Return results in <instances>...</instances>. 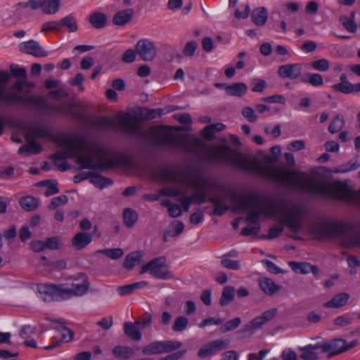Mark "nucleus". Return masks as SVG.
Returning a JSON list of instances; mask_svg holds the SVG:
<instances>
[{"mask_svg":"<svg viewBox=\"0 0 360 360\" xmlns=\"http://www.w3.org/2000/svg\"><path fill=\"white\" fill-rule=\"evenodd\" d=\"M239 153V167L246 171L259 174L269 180L289 188L302 190L314 195L326 196L334 200L351 202L359 200V192L354 191L345 182L334 181L330 186L311 179L304 172L288 169L280 166L262 165L258 159L252 162L241 159Z\"/></svg>","mask_w":360,"mask_h":360,"instance_id":"obj_1","label":"nucleus"},{"mask_svg":"<svg viewBox=\"0 0 360 360\" xmlns=\"http://www.w3.org/2000/svg\"><path fill=\"white\" fill-rule=\"evenodd\" d=\"M164 110L150 109L142 108L141 114L142 117L133 115L127 112H119L117 117L122 129L130 134H138L148 139L150 146L159 148L169 145L180 146L183 150L188 153H195L204 147L202 141L194 137L188 143L186 140H179L177 135L167 130L163 125H155L148 128V131L140 129V125L146 121H150L156 117H161L164 114Z\"/></svg>","mask_w":360,"mask_h":360,"instance_id":"obj_2","label":"nucleus"},{"mask_svg":"<svg viewBox=\"0 0 360 360\" xmlns=\"http://www.w3.org/2000/svg\"><path fill=\"white\" fill-rule=\"evenodd\" d=\"M62 145L65 150H60L50 156L51 159L58 162L67 158H76V163L79 165L77 169H92L100 172L112 168V159L110 158L108 149L103 146L96 145L92 148V154H84L86 143L81 136H65L61 139Z\"/></svg>","mask_w":360,"mask_h":360,"instance_id":"obj_3","label":"nucleus"},{"mask_svg":"<svg viewBox=\"0 0 360 360\" xmlns=\"http://www.w3.org/2000/svg\"><path fill=\"white\" fill-rule=\"evenodd\" d=\"M82 282L80 283H41L37 285L38 292L44 302H60L72 297L82 296L89 290V283L84 274L80 275Z\"/></svg>","mask_w":360,"mask_h":360,"instance_id":"obj_4","label":"nucleus"},{"mask_svg":"<svg viewBox=\"0 0 360 360\" xmlns=\"http://www.w3.org/2000/svg\"><path fill=\"white\" fill-rule=\"evenodd\" d=\"M311 234L318 239L341 236L342 247H360V232L355 231L354 225L349 223L326 221L314 227Z\"/></svg>","mask_w":360,"mask_h":360,"instance_id":"obj_5","label":"nucleus"},{"mask_svg":"<svg viewBox=\"0 0 360 360\" xmlns=\"http://www.w3.org/2000/svg\"><path fill=\"white\" fill-rule=\"evenodd\" d=\"M240 209L245 210L248 207L256 209L250 211L245 221L252 224H259V220L262 214L261 206L264 202H267V207L264 210V214L271 217H274L277 212L283 208V205L281 202H275L269 198H264L262 194L257 192H252L248 198L237 197L235 199Z\"/></svg>","mask_w":360,"mask_h":360,"instance_id":"obj_6","label":"nucleus"},{"mask_svg":"<svg viewBox=\"0 0 360 360\" xmlns=\"http://www.w3.org/2000/svg\"><path fill=\"white\" fill-rule=\"evenodd\" d=\"M0 102L6 104H22L36 108L51 114L61 113L63 106H54L49 104L41 96H21L16 93H6L5 89L0 86Z\"/></svg>","mask_w":360,"mask_h":360,"instance_id":"obj_7","label":"nucleus"},{"mask_svg":"<svg viewBox=\"0 0 360 360\" xmlns=\"http://www.w3.org/2000/svg\"><path fill=\"white\" fill-rule=\"evenodd\" d=\"M61 113L68 115L74 118L82 120L84 124L94 128H104L112 124V121L107 117H96L91 115L78 113L73 110V104L62 105Z\"/></svg>","mask_w":360,"mask_h":360,"instance_id":"obj_8","label":"nucleus"},{"mask_svg":"<svg viewBox=\"0 0 360 360\" xmlns=\"http://www.w3.org/2000/svg\"><path fill=\"white\" fill-rule=\"evenodd\" d=\"M165 257H159L150 260L141 267V274L148 272L152 276L159 279L172 278V275L165 265Z\"/></svg>","mask_w":360,"mask_h":360,"instance_id":"obj_9","label":"nucleus"},{"mask_svg":"<svg viewBox=\"0 0 360 360\" xmlns=\"http://www.w3.org/2000/svg\"><path fill=\"white\" fill-rule=\"evenodd\" d=\"M182 346L179 341L164 340L153 342L143 348L142 352L147 356L157 355L175 351Z\"/></svg>","mask_w":360,"mask_h":360,"instance_id":"obj_10","label":"nucleus"},{"mask_svg":"<svg viewBox=\"0 0 360 360\" xmlns=\"http://www.w3.org/2000/svg\"><path fill=\"white\" fill-rule=\"evenodd\" d=\"M278 314L276 308H272L264 311L261 316L254 318L252 320L243 325L238 330L239 333H253L255 330H259L269 321L272 320Z\"/></svg>","mask_w":360,"mask_h":360,"instance_id":"obj_11","label":"nucleus"},{"mask_svg":"<svg viewBox=\"0 0 360 360\" xmlns=\"http://www.w3.org/2000/svg\"><path fill=\"white\" fill-rule=\"evenodd\" d=\"M304 210L301 207L293 205L290 212L283 216L281 223H285L294 233H297L302 226V217Z\"/></svg>","mask_w":360,"mask_h":360,"instance_id":"obj_12","label":"nucleus"},{"mask_svg":"<svg viewBox=\"0 0 360 360\" xmlns=\"http://www.w3.org/2000/svg\"><path fill=\"white\" fill-rule=\"evenodd\" d=\"M234 152L231 147L226 145H219L215 148H210L205 155V160L210 163L230 162L229 155Z\"/></svg>","mask_w":360,"mask_h":360,"instance_id":"obj_13","label":"nucleus"},{"mask_svg":"<svg viewBox=\"0 0 360 360\" xmlns=\"http://www.w3.org/2000/svg\"><path fill=\"white\" fill-rule=\"evenodd\" d=\"M135 49L141 58L146 62L152 61L157 54V48L155 43L148 39H139L135 46Z\"/></svg>","mask_w":360,"mask_h":360,"instance_id":"obj_14","label":"nucleus"},{"mask_svg":"<svg viewBox=\"0 0 360 360\" xmlns=\"http://www.w3.org/2000/svg\"><path fill=\"white\" fill-rule=\"evenodd\" d=\"M19 50L21 53L34 57H46L48 56V52L40 46L38 41L33 39L20 43Z\"/></svg>","mask_w":360,"mask_h":360,"instance_id":"obj_15","label":"nucleus"},{"mask_svg":"<svg viewBox=\"0 0 360 360\" xmlns=\"http://www.w3.org/2000/svg\"><path fill=\"white\" fill-rule=\"evenodd\" d=\"M229 341L217 340L212 341L202 347L198 352L199 357H206L229 347Z\"/></svg>","mask_w":360,"mask_h":360,"instance_id":"obj_16","label":"nucleus"},{"mask_svg":"<svg viewBox=\"0 0 360 360\" xmlns=\"http://www.w3.org/2000/svg\"><path fill=\"white\" fill-rule=\"evenodd\" d=\"M278 74L282 78L297 79L302 74V65L300 63L281 65Z\"/></svg>","mask_w":360,"mask_h":360,"instance_id":"obj_17","label":"nucleus"},{"mask_svg":"<svg viewBox=\"0 0 360 360\" xmlns=\"http://www.w3.org/2000/svg\"><path fill=\"white\" fill-rule=\"evenodd\" d=\"M324 351L328 352L327 357L328 359L342 354L345 352V340L342 338H336L326 342V346L323 347Z\"/></svg>","mask_w":360,"mask_h":360,"instance_id":"obj_18","label":"nucleus"},{"mask_svg":"<svg viewBox=\"0 0 360 360\" xmlns=\"http://www.w3.org/2000/svg\"><path fill=\"white\" fill-rule=\"evenodd\" d=\"M92 241V236L87 232H79L72 239V245L77 250L86 247Z\"/></svg>","mask_w":360,"mask_h":360,"instance_id":"obj_19","label":"nucleus"},{"mask_svg":"<svg viewBox=\"0 0 360 360\" xmlns=\"http://www.w3.org/2000/svg\"><path fill=\"white\" fill-rule=\"evenodd\" d=\"M134 15L133 8H127L114 14V25L124 26L131 22Z\"/></svg>","mask_w":360,"mask_h":360,"instance_id":"obj_20","label":"nucleus"},{"mask_svg":"<svg viewBox=\"0 0 360 360\" xmlns=\"http://www.w3.org/2000/svg\"><path fill=\"white\" fill-rule=\"evenodd\" d=\"M248 86L243 82L233 83L225 87V92L230 96L241 97L246 94Z\"/></svg>","mask_w":360,"mask_h":360,"instance_id":"obj_21","label":"nucleus"},{"mask_svg":"<svg viewBox=\"0 0 360 360\" xmlns=\"http://www.w3.org/2000/svg\"><path fill=\"white\" fill-rule=\"evenodd\" d=\"M259 287L268 295H273L282 288L281 285H276L271 279L268 278H264L259 281Z\"/></svg>","mask_w":360,"mask_h":360,"instance_id":"obj_22","label":"nucleus"},{"mask_svg":"<svg viewBox=\"0 0 360 360\" xmlns=\"http://www.w3.org/2000/svg\"><path fill=\"white\" fill-rule=\"evenodd\" d=\"M349 299V295L348 293H339L335 295L330 300L325 302L323 307L331 308L341 307L346 304Z\"/></svg>","mask_w":360,"mask_h":360,"instance_id":"obj_23","label":"nucleus"},{"mask_svg":"<svg viewBox=\"0 0 360 360\" xmlns=\"http://www.w3.org/2000/svg\"><path fill=\"white\" fill-rule=\"evenodd\" d=\"M268 12L266 8L259 7L255 8L251 13L252 22L258 26L264 25L267 20Z\"/></svg>","mask_w":360,"mask_h":360,"instance_id":"obj_24","label":"nucleus"},{"mask_svg":"<svg viewBox=\"0 0 360 360\" xmlns=\"http://www.w3.org/2000/svg\"><path fill=\"white\" fill-rule=\"evenodd\" d=\"M26 141L27 142V145H22L19 148V154L27 153V155H36L42 150L41 146L37 143L35 140L30 139V140Z\"/></svg>","mask_w":360,"mask_h":360,"instance_id":"obj_25","label":"nucleus"},{"mask_svg":"<svg viewBox=\"0 0 360 360\" xmlns=\"http://www.w3.org/2000/svg\"><path fill=\"white\" fill-rule=\"evenodd\" d=\"M124 334L134 341H139L142 338L140 328L131 322H126L124 324Z\"/></svg>","mask_w":360,"mask_h":360,"instance_id":"obj_26","label":"nucleus"},{"mask_svg":"<svg viewBox=\"0 0 360 360\" xmlns=\"http://www.w3.org/2000/svg\"><path fill=\"white\" fill-rule=\"evenodd\" d=\"M141 259L142 255L141 252H131L126 256L123 266L128 270H131L134 266L140 264Z\"/></svg>","mask_w":360,"mask_h":360,"instance_id":"obj_27","label":"nucleus"},{"mask_svg":"<svg viewBox=\"0 0 360 360\" xmlns=\"http://www.w3.org/2000/svg\"><path fill=\"white\" fill-rule=\"evenodd\" d=\"M39 200L37 198L31 195L22 197L19 200L21 207L27 212L36 210L39 206Z\"/></svg>","mask_w":360,"mask_h":360,"instance_id":"obj_28","label":"nucleus"},{"mask_svg":"<svg viewBox=\"0 0 360 360\" xmlns=\"http://www.w3.org/2000/svg\"><path fill=\"white\" fill-rule=\"evenodd\" d=\"M360 167V155H356L353 159L346 164H342L336 168L335 172L345 173L355 170Z\"/></svg>","mask_w":360,"mask_h":360,"instance_id":"obj_29","label":"nucleus"},{"mask_svg":"<svg viewBox=\"0 0 360 360\" xmlns=\"http://www.w3.org/2000/svg\"><path fill=\"white\" fill-rule=\"evenodd\" d=\"M235 297V288L233 286H225L221 292L219 299V304L224 307L231 303Z\"/></svg>","mask_w":360,"mask_h":360,"instance_id":"obj_30","label":"nucleus"},{"mask_svg":"<svg viewBox=\"0 0 360 360\" xmlns=\"http://www.w3.org/2000/svg\"><path fill=\"white\" fill-rule=\"evenodd\" d=\"M89 20L95 28L101 29L106 25L107 16L103 13L95 12L89 15Z\"/></svg>","mask_w":360,"mask_h":360,"instance_id":"obj_31","label":"nucleus"},{"mask_svg":"<svg viewBox=\"0 0 360 360\" xmlns=\"http://www.w3.org/2000/svg\"><path fill=\"white\" fill-rule=\"evenodd\" d=\"M301 81L304 83H308L314 86H319L323 84L322 76L317 73L304 74L302 77Z\"/></svg>","mask_w":360,"mask_h":360,"instance_id":"obj_32","label":"nucleus"},{"mask_svg":"<svg viewBox=\"0 0 360 360\" xmlns=\"http://www.w3.org/2000/svg\"><path fill=\"white\" fill-rule=\"evenodd\" d=\"M60 0H45L42 11L48 15L55 14L60 7Z\"/></svg>","mask_w":360,"mask_h":360,"instance_id":"obj_33","label":"nucleus"},{"mask_svg":"<svg viewBox=\"0 0 360 360\" xmlns=\"http://www.w3.org/2000/svg\"><path fill=\"white\" fill-rule=\"evenodd\" d=\"M123 219L125 225L128 228L132 227L138 219V214L136 211L130 208H125L123 211Z\"/></svg>","mask_w":360,"mask_h":360,"instance_id":"obj_34","label":"nucleus"},{"mask_svg":"<svg viewBox=\"0 0 360 360\" xmlns=\"http://www.w3.org/2000/svg\"><path fill=\"white\" fill-rule=\"evenodd\" d=\"M289 266L297 274H306L310 273L311 264L307 262H289Z\"/></svg>","mask_w":360,"mask_h":360,"instance_id":"obj_35","label":"nucleus"},{"mask_svg":"<svg viewBox=\"0 0 360 360\" xmlns=\"http://www.w3.org/2000/svg\"><path fill=\"white\" fill-rule=\"evenodd\" d=\"M344 117L340 114L337 115L328 126V131L335 134L340 131L344 127Z\"/></svg>","mask_w":360,"mask_h":360,"instance_id":"obj_36","label":"nucleus"},{"mask_svg":"<svg viewBox=\"0 0 360 360\" xmlns=\"http://www.w3.org/2000/svg\"><path fill=\"white\" fill-rule=\"evenodd\" d=\"M48 131L44 127H34L26 134L25 139L26 140H30V139L35 140L36 138H44L48 136Z\"/></svg>","mask_w":360,"mask_h":360,"instance_id":"obj_37","label":"nucleus"},{"mask_svg":"<svg viewBox=\"0 0 360 360\" xmlns=\"http://www.w3.org/2000/svg\"><path fill=\"white\" fill-rule=\"evenodd\" d=\"M89 181L100 188H103L106 186L110 185L111 184L110 179L103 177L101 175L95 174L94 172H92V175H91L89 177Z\"/></svg>","mask_w":360,"mask_h":360,"instance_id":"obj_38","label":"nucleus"},{"mask_svg":"<svg viewBox=\"0 0 360 360\" xmlns=\"http://www.w3.org/2000/svg\"><path fill=\"white\" fill-rule=\"evenodd\" d=\"M61 27L64 26L68 29L70 32H75L77 30V24L75 18L72 15H68L60 20Z\"/></svg>","mask_w":360,"mask_h":360,"instance_id":"obj_39","label":"nucleus"},{"mask_svg":"<svg viewBox=\"0 0 360 360\" xmlns=\"http://www.w3.org/2000/svg\"><path fill=\"white\" fill-rule=\"evenodd\" d=\"M241 323V319L236 317L231 320L226 321L220 327L221 333H225L236 329Z\"/></svg>","mask_w":360,"mask_h":360,"instance_id":"obj_40","label":"nucleus"},{"mask_svg":"<svg viewBox=\"0 0 360 360\" xmlns=\"http://www.w3.org/2000/svg\"><path fill=\"white\" fill-rule=\"evenodd\" d=\"M134 354V350L130 347L117 346L114 347V356L128 359Z\"/></svg>","mask_w":360,"mask_h":360,"instance_id":"obj_41","label":"nucleus"},{"mask_svg":"<svg viewBox=\"0 0 360 360\" xmlns=\"http://www.w3.org/2000/svg\"><path fill=\"white\" fill-rule=\"evenodd\" d=\"M300 349L302 352L300 358L304 360H317L319 359L318 354L309 348V345L300 347Z\"/></svg>","mask_w":360,"mask_h":360,"instance_id":"obj_42","label":"nucleus"},{"mask_svg":"<svg viewBox=\"0 0 360 360\" xmlns=\"http://www.w3.org/2000/svg\"><path fill=\"white\" fill-rule=\"evenodd\" d=\"M188 324V319L183 316H178L172 326L173 330L176 332H181L185 330Z\"/></svg>","mask_w":360,"mask_h":360,"instance_id":"obj_43","label":"nucleus"},{"mask_svg":"<svg viewBox=\"0 0 360 360\" xmlns=\"http://www.w3.org/2000/svg\"><path fill=\"white\" fill-rule=\"evenodd\" d=\"M172 230H169L167 233L171 237L179 236L184 230V224L181 221H177L176 223L170 224Z\"/></svg>","mask_w":360,"mask_h":360,"instance_id":"obj_44","label":"nucleus"},{"mask_svg":"<svg viewBox=\"0 0 360 360\" xmlns=\"http://www.w3.org/2000/svg\"><path fill=\"white\" fill-rule=\"evenodd\" d=\"M46 248L50 250H59L63 246V243L58 237L47 238L45 241Z\"/></svg>","mask_w":360,"mask_h":360,"instance_id":"obj_45","label":"nucleus"},{"mask_svg":"<svg viewBox=\"0 0 360 360\" xmlns=\"http://www.w3.org/2000/svg\"><path fill=\"white\" fill-rule=\"evenodd\" d=\"M340 22L342 24L344 27L349 32L355 33L357 30V26L352 20H348V17L346 15H342L340 17Z\"/></svg>","mask_w":360,"mask_h":360,"instance_id":"obj_46","label":"nucleus"},{"mask_svg":"<svg viewBox=\"0 0 360 360\" xmlns=\"http://www.w3.org/2000/svg\"><path fill=\"white\" fill-rule=\"evenodd\" d=\"M283 226H273L270 228L268 235H262L259 238L271 240L278 237L283 231Z\"/></svg>","mask_w":360,"mask_h":360,"instance_id":"obj_47","label":"nucleus"},{"mask_svg":"<svg viewBox=\"0 0 360 360\" xmlns=\"http://www.w3.org/2000/svg\"><path fill=\"white\" fill-rule=\"evenodd\" d=\"M10 70L12 75L17 78L25 79L27 77V70L25 68L19 67L17 65L11 64Z\"/></svg>","mask_w":360,"mask_h":360,"instance_id":"obj_48","label":"nucleus"},{"mask_svg":"<svg viewBox=\"0 0 360 360\" xmlns=\"http://www.w3.org/2000/svg\"><path fill=\"white\" fill-rule=\"evenodd\" d=\"M56 330L61 333L62 339L63 342H69L72 340L75 333L71 329L67 327L56 328Z\"/></svg>","mask_w":360,"mask_h":360,"instance_id":"obj_49","label":"nucleus"},{"mask_svg":"<svg viewBox=\"0 0 360 360\" xmlns=\"http://www.w3.org/2000/svg\"><path fill=\"white\" fill-rule=\"evenodd\" d=\"M332 88L335 91L345 94L352 93V84L350 82L335 84L332 86Z\"/></svg>","mask_w":360,"mask_h":360,"instance_id":"obj_50","label":"nucleus"},{"mask_svg":"<svg viewBox=\"0 0 360 360\" xmlns=\"http://www.w3.org/2000/svg\"><path fill=\"white\" fill-rule=\"evenodd\" d=\"M311 67L319 71H326L329 68V63L326 59L322 58L311 62Z\"/></svg>","mask_w":360,"mask_h":360,"instance_id":"obj_51","label":"nucleus"},{"mask_svg":"<svg viewBox=\"0 0 360 360\" xmlns=\"http://www.w3.org/2000/svg\"><path fill=\"white\" fill-rule=\"evenodd\" d=\"M60 29V21H49L42 25L41 32L59 31Z\"/></svg>","mask_w":360,"mask_h":360,"instance_id":"obj_52","label":"nucleus"},{"mask_svg":"<svg viewBox=\"0 0 360 360\" xmlns=\"http://www.w3.org/2000/svg\"><path fill=\"white\" fill-rule=\"evenodd\" d=\"M198 47V44L195 41H188L183 49V53L186 57H191L194 55Z\"/></svg>","mask_w":360,"mask_h":360,"instance_id":"obj_53","label":"nucleus"},{"mask_svg":"<svg viewBox=\"0 0 360 360\" xmlns=\"http://www.w3.org/2000/svg\"><path fill=\"white\" fill-rule=\"evenodd\" d=\"M68 200V198L65 195L55 197L52 199L50 205H49V209L54 210L61 205L67 203Z\"/></svg>","mask_w":360,"mask_h":360,"instance_id":"obj_54","label":"nucleus"},{"mask_svg":"<svg viewBox=\"0 0 360 360\" xmlns=\"http://www.w3.org/2000/svg\"><path fill=\"white\" fill-rule=\"evenodd\" d=\"M136 49L134 50L132 49H129L126 50L122 56V62L125 63H131L135 61L136 58Z\"/></svg>","mask_w":360,"mask_h":360,"instance_id":"obj_55","label":"nucleus"},{"mask_svg":"<svg viewBox=\"0 0 360 360\" xmlns=\"http://www.w3.org/2000/svg\"><path fill=\"white\" fill-rule=\"evenodd\" d=\"M47 190L45 191V195L46 197H49L51 195L57 194L59 193V188L58 187V183L56 180H51V181H47Z\"/></svg>","mask_w":360,"mask_h":360,"instance_id":"obj_56","label":"nucleus"},{"mask_svg":"<svg viewBox=\"0 0 360 360\" xmlns=\"http://www.w3.org/2000/svg\"><path fill=\"white\" fill-rule=\"evenodd\" d=\"M243 116L250 122H255L257 120V115L255 114L254 110L250 107H245L242 110Z\"/></svg>","mask_w":360,"mask_h":360,"instance_id":"obj_57","label":"nucleus"},{"mask_svg":"<svg viewBox=\"0 0 360 360\" xmlns=\"http://www.w3.org/2000/svg\"><path fill=\"white\" fill-rule=\"evenodd\" d=\"M261 226L259 224H254V226H247L241 231L242 236H250L257 234L260 231Z\"/></svg>","mask_w":360,"mask_h":360,"instance_id":"obj_58","label":"nucleus"},{"mask_svg":"<svg viewBox=\"0 0 360 360\" xmlns=\"http://www.w3.org/2000/svg\"><path fill=\"white\" fill-rule=\"evenodd\" d=\"M221 265L229 269L238 270L240 268V264L237 260L224 259L221 260Z\"/></svg>","mask_w":360,"mask_h":360,"instance_id":"obj_59","label":"nucleus"},{"mask_svg":"<svg viewBox=\"0 0 360 360\" xmlns=\"http://www.w3.org/2000/svg\"><path fill=\"white\" fill-rule=\"evenodd\" d=\"M261 100L264 102L269 103H278L283 104L285 102V97L282 95L278 94L264 97Z\"/></svg>","mask_w":360,"mask_h":360,"instance_id":"obj_60","label":"nucleus"},{"mask_svg":"<svg viewBox=\"0 0 360 360\" xmlns=\"http://www.w3.org/2000/svg\"><path fill=\"white\" fill-rule=\"evenodd\" d=\"M262 262L265 264L266 267L267 268L268 271L270 273L272 274H280L283 273L284 271H283L281 269H280L278 266H277L274 262H272L270 260L268 259H264Z\"/></svg>","mask_w":360,"mask_h":360,"instance_id":"obj_61","label":"nucleus"},{"mask_svg":"<svg viewBox=\"0 0 360 360\" xmlns=\"http://www.w3.org/2000/svg\"><path fill=\"white\" fill-rule=\"evenodd\" d=\"M305 142L304 141L296 140L290 142L288 145L287 148L289 150L297 151L304 149L305 148Z\"/></svg>","mask_w":360,"mask_h":360,"instance_id":"obj_62","label":"nucleus"},{"mask_svg":"<svg viewBox=\"0 0 360 360\" xmlns=\"http://www.w3.org/2000/svg\"><path fill=\"white\" fill-rule=\"evenodd\" d=\"M202 135L203 137L209 141L214 140L215 139L214 131L211 124L204 127L202 130Z\"/></svg>","mask_w":360,"mask_h":360,"instance_id":"obj_63","label":"nucleus"},{"mask_svg":"<svg viewBox=\"0 0 360 360\" xmlns=\"http://www.w3.org/2000/svg\"><path fill=\"white\" fill-rule=\"evenodd\" d=\"M35 333V328L30 326H24L20 330L19 335L23 339H27L30 335Z\"/></svg>","mask_w":360,"mask_h":360,"instance_id":"obj_64","label":"nucleus"}]
</instances>
